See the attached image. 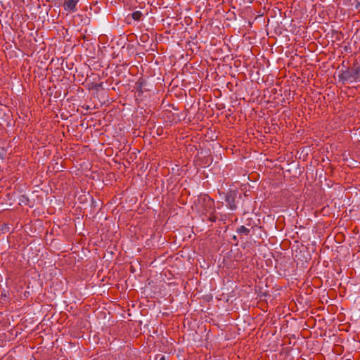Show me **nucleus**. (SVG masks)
<instances>
[{
  "label": "nucleus",
  "instance_id": "423d86ee",
  "mask_svg": "<svg viewBox=\"0 0 360 360\" xmlns=\"http://www.w3.org/2000/svg\"><path fill=\"white\" fill-rule=\"evenodd\" d=\"M143 16V14L141 11H137L131 13V18L136 21H139Z\"/></svg>",
  "mask_w": 360,
  "mask_h": 360
},
{
  "label": "nucleus",
  "instance_id": "20e7f679",
  "mask_svg": "<svg viewBox=\"0 0 360 360\" xmlns=\"http://www.w3.org/2000/svg\"><path fill=\"white\" fill-rule=\"evenodd\" d=\"M205 201L206 202V207L209 208V210H211L209 219L212 222H214L217 220V217L214 214V200L211 199L210 198H207V199H205Z\"/></svg>",
  "mask_w": 360,
  "mask_h": 360
},
{
  "label": "nucleus",
  "instance_id": "f03ea898",
  "mask_svg": "<svg viewBox=\"0 0 360 360\" xmlns=\"http://www.w3.org/2000/svg\"><path fill=\"white\" fill-rule=\"evenodd\" d=\"M79 0H64L63 8L69 13H74L77 11L76 6Z\"/></svg>",
  "mask_w": 360,
  "mask_h": 360
},
{
  "label": "nucleus",
  "instance_id": "7ed1b4c3",
  "mask_svg": "<svg viewBox=\"0 0 360 360\" xmlns=\"http://www.w3.org/2000/svg\"><path fill=\"white\" fill-rule=\"evenodd\" d=\"M225 201L231 210H235L236 209V193L234 192L228 193L226 195Z\"/></svg>",
  "mask_w": 360,
  "mask_h": 360
},
{
  "label": "nucleus",
  "instance_id": "39448f33",
  "mask_svg": "<svg viewBox=\"0 0 360 360\" xmlns=\"http://www.w3.org/2000/svg\"><path fill=\"white\" fill-rule=\"evenodd\" d=\"M237 233L240 235L245 234L247 236L250 233V229L246 228L245 226H240L239 228H238Z\"/></svg>",
  "mask_w": 360,
  "mask_h": 360
},
{
  "label": "nucleus",
  "instance_id": "f257e3e1",
  "mask_svg": "<svg viewBox=\"0 0 360 360\" xmlns=\"http://www.w3.org/2000/svg\"><path fill=\"white\" fill-rule=\"evenodd\" d=\"M359 72H360V68L359 67H356L355 68H352L350 70H347V71L344 72L340 75V78L342 80H345V81H348V80H350V79L356 80V79L359 78Z\"/></svg>",
  "mask_w": 360,
  "mask_h": 360
},
{
  "label": "nucleus",
  "instance_id": "0eeeda50",
  "mask_svg": "<svg viewBox=\"0 0 360 360\" xmlns=\"http://www.w3.org/2000/svg\"><path fill=\"white\" fill-rule=\"evenodd\" d=\"M155 360H166L165 356L163 355H157L155 358Z\"/></svg>",
  "mask_w": 360,
  "mask_h": 360
}]
</instances>
